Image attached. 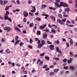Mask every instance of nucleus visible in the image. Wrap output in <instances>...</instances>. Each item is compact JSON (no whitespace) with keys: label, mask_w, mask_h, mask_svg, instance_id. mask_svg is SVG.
<instances>
[{"label":"nucleus","mask_w":77,"mask_h":77,"mask_svg":"<svg viewBox=\"0 0 77 77\" xmlns=\"http://www.w3.org/2000/svg\"><path fill=\"white\" fill-rule=\"evenodd\" d=\"M63 68L64 69H68V67L67 66H64Z\"/></svg>","instance_id":"obj_52"},{"label":"nucleus","mask_w":77,"mask_h":77,"mask_svg":"<svg viewBox=\"0 0 77 77\" xmlns=\"http://www.w3.org/2000/svg\"><path fill=\"white\" fill-rule=\"evenodd\" d=\"M59 69H54L53 70V71L54 72L57 73V72L59 71Z\"/></svg>","instance_id":"obj_12"},{"label":"nucleus","mask_w":77,"mask_h":77,"mask_svg":"<svg viewBox=\"0 0 77 77\" xmlns=\"http://www.w3.org/2000/svg\"><path fill=\"white\" fill-rule=\"evenodd\" d=\"M47 26V24H45V25H43L42 26H40L39 27V28L41 30H43L44 29H45V27Z\"/></svg>","instance_id":"obj_3"},{"label":"nucleus","mask_w":77,"mask_h":77,"mask_svg":"<svg viewBox=\"0 0 77 77\" xmlns=\"http://www.w3.org/2000/svg\"><path fill=\"white\" fill-rule=\"evenodd\" d=\"M6 51L7 53L9 54V53H11V51L9 50V49H8V48H7L6 50Z\"/></svg>","instance_id":"obj_18"},{"label":"nucleus","mask_w":77,"mask_h":77,"mask_svg":"<svg viewBox=\"0 0 77 77\" xmlns=\"http://www.w3.org/2000/svg\"><path fill=\"white\" fill-rule=\"evenodd\" d=\"M70 56H71L72 57L74 55V54H73V53L72 52H70Z\"/></svg>","instance_id":"obj_40"},{"label":"nucleus","mask_w":77,"mask_h":77,"mask_svg":"<svg viewBox=\"0 0 77 77\" xmlns=\"http://www.w3.org/2000/svg\"><path fill=\"white\" fill-rule=\"evenodd\" d=\"M55 2H56L55 3H60V0H56Z\"/></svg>","instance_id":"obj_44"},{"label":"nucleus","mask_w":77,"mask_h":77,"mask_svg":"<svg viewBox=\"0 0 77 77\" xmlns=\"http://www.w3.org/2000/svg\"><path fill=\"white\" fill-rule=\"evenodd\" d=\"M47 37V35L46 34H45L43 35V38H44V39H46Z\"/></svg>","instance_id":"obj_15"},{"label":"nucleus","mask_w":77,"mask_h":77,"mask_svg":"<svg viewBox=\"0 0 77 77\" xmlns=\"http://www.w3.org/2000/svg\"><path fill=\"white\" fill-rule=\"evenodd\" d=\"M33 25H34L33 23H31L29 24V26L30 27H33Z\"/></svg>","instance_id":"obj_19"},{"label":"nucleus","mask_w":77,"mask_h":77,"mask_svg":"<svg viewBox=\"0 0 77 77\" xmlns=\"http://www.w3.org/2000/svg\"><path fill=\"white\" fill-rule=\"evenodd\" d=\"M18 38H19V37H18V36H17L15 38L16 41H17V39H18Z\"/></svg>","instance_id":"obj_56"},{"label":"nucleus","mask_w":77,"mask_h":77,"mask_svg":"<svg viewBox=\"0 0 77 77\" xmlns=\"http://www.w3.org/2000/svg\"><path fill=\"white\" fill-rule=\"evenodd\" d=\"M47 65H45L42 67V68H45L46 67H47Z\"/></svg>","instance_id":"obj_53"},{"label":"nucleus","mask_w":77,"mask_h":77,"mask_svg":"<svg viewBox=\"0 0 77 77\" xmlns=\"http://www.w3.org/2000/svg\"><path fill=\"white\" fill-rule=\"evenodd\" d=\"M38 42H37V44H39L41 43H40V42H41V41H40V40H38Z\"/></svg>","instance_id":"obj_61"},{"label":"nucleus","mask_w":77,"mask_h":77,"mask_svg":"<svg viewBox=\"0 0 77 77\" xmlns=\"http://www.w3.org/2000/svg\"><path fill=\"white\" fill-rule=\"evenodd\" d=\"M15 29L16 30H17L18 32H21V30H20V29L18 27H15Z\"/></svg>","instance_id":"obj_13"},{"label":"nucleus","mask_w":77,"mask_h":77,"mask_svg":"<svg viewBox=\"0 0 77 77\" xmlns=\"http://www.w3.org/2000/svg\"><path fill=\"white\" fill-rule=\"evenodd\" d=\"M12 29L10 27H5L4 28V30H7V32H9L11 31V30Z\"/></svg>","instance_id":"obj_2"},{"label":"nucleus","mask_w":77,"mask_h":77,"mask_svg":"<svg viewBox=\"0 0 77 77\" xmlns=\"http://www.w3.org/2000/svg\"><path fill=\"white\" fill-rule=\"evenodd\" d=\"M23 21L24 22V23H26V22H27V20L26 19V17H24L23 19Z\"/></svg>","instance_id":"obj_31"},{"label":"nucleus","mask_w":77,"mask_h":77,"mask_svg":"<svg viewBox=\"0 0 77 77\" xmlns=\"http://www.w3.org/2000/svg\"><path fill=\"white\" fill-rule=\"evenodd\" d=\"M61 21H62V22H63V23H65V21H66V19H62L61 20Z\"/></svg>","instance_id":"obj_30"},{"label":"nucleus","mask_w":77,"mask_h":77,"mask_svg":"<svg viewBox=\"0 0 77 77\" xmlns=\"http://www.w3.org/2000/svg\"><path fill=\"white\" fill-rule=\"evenodd\" d=\"M37 35H41V31L38 30L37 32Z\"/></svg>","instance_id":"obj_17"},{"label":"nucleus","mask_w":77,"mask_h":77,"mask_svg":"<svg viewBox=\"0 0 77 77\" xmlns=\"http://www.w3.org/2000/svg\"><path fill=\"white\" fill-rule=\"evenodd\" d=\"M60 24H61V25H63V26H64V25H65V24L63 23V22H61L60 23Z\"/></svg>","instance_id":"obj_43"},{"label":"nucleus","mask_w":77,"mask_h":77,"mask_svg":"<svg viewBox=\"0 0 77 77\" xmlns=\"http://www.w3.org/2000/svg\"><path fill=\"white\" fill-rule=\"evenodd\" d=\"M40 61H41V59H39L38 60L37 63V65H38V64H39V62H40Z\"/></svg>","instance_id":"obj_51"},{"label":"nucleus","mask_w":77,"mask_h":77,"mask_svg":"<svg viewBox=\"0 0 77 77\" xmlns=\"http://www.w3.org/2000/svg\"><path fill=\"white\" fill-rule=\"evenodd\" d=\"M51 31L54 33H56V30L53 28L51 29Z\"/></svg>","instance_id":"obj_14"},{"label":"nucleus","mask_w":77,"mask_h":77,"mask_svg":"<svg viewBox=\"0 0 77 77\" xmlns=\"http://www.w3.org/2000/svg\"><path fill=\"white\" fill-rule=\"evenodd\" d=\"M43 61H40V63H39V65L41 66H42V65H43Z\"/></svg>","instance_id":"obj_25"},{"label":"nucleus","mask_w":77,"mask_h":77,"mask_svg":"<svg viewBox=\"0 0 77 77\" xmlns=\"http://www.w3.org/2000/svg\"><path fill=\"white\" fill-rule=\"evenodd\" d=\"M11 2H12V3H16L15 0H11Z\"/></svg>","instance_id":"obj_57"},{"label":"nucleus","mask_w":77,"mask_h":77,"mask_svg":"<svg viewBox=\"0 0 77 77\" xmlns=\"http://www.w3.org/2000/svg\"><path fill=\"white\" fill-rule=\"evenodd\" d=\"M45 54H44V53H42V54H40V56H41V57H42L43 56H44Z\"/></svg>","instance_id":"obj_38"},{"label":"nucleus","mask_w":77,"mask_h":77,"mask_svg":"<svg viewBox=\"0 0 77 77\" xmlns=\"http://www.w3.org/2000/svg\"><path fill=\"white\" fill-rule=\"evenodd\" d=\"M67 61V59H63V62H66Z\"/></svg>","instance_id":"obj_41"},{"label":"nucleus","mask_w":77,"mask_h":77,"mask_svg":"<svg viewBox=\"0 0 77 77\" xmlns=\"http://www.w3.org/2000/svg\"><path fill=\"white\" fill-rule=\"evenodd\" d=\"M47 43L48 44H52V43L50 42V41H47Z\"/></svg>","instance_id":"obj_48"},{"label":"nucleus","mask_w":77,"mask_h":77,"mask_svg":"<svg viewBox=\"0 0 77 77\" xmlns=\"http://www.w3.org/2000/svg\"><path fill=\"white\" fill-rule=\"evenodd\" d=\"M71 62H72V61L71 60H67V63H71Z\"/></svg>","instance_id":"obj_35"},{"label":"nucleus","mask_w":77,"mask_h":77,"mask_svg":"<svg viewBox=\"0 0 77 77\" xmlns=\"http://www.w3.org/2000/svg\"><path fill=\"white\" fill-rule=\"evenodd\" d=\"M50 68H54V66L53 65L51 66H50Z\"/></svg>","instance_id":"obj_63"},{"label":"nucleus","mask_w":77,"mask_h":77,"mask_svg":"<svg viewBox=\"0 0 77 77\" xmlns=\"http://www.w3.org/2000/svg\"><path fill=\"white\" fill-rule=\"evenodd\" d=\"M66 10L67 11H70V9H69V8H66Z\"/></svg>","instance_id":"obj_60"},{"label":"nucleus","mask_w":77,"mask_h":77,"mask_svg":"<svg viewBox=\"0 0 77 77\" xmlns=\"http://www.w3.org/2000/svg\"><path fill=\"white\" fill-rule=\"evenodd\" d=\"M58 16L59 18H62V15L61 14H58Z\"/></svg>","instance_id":"obj_29"},{"label":"nucleus","mask_w":77,"mask_h":77,"mask_svg":"<svg viewBox=\"0 0 77 77\" xmlns=\"http://www.w3.org/2000/svg\"><path fill=\"white\" fill-rule=\"evenodd\" d=\"M23 14L25 17H28V13L26 12V11H24Z\"/></svg>","instance_id":"obj_6"},{"label":"nucleus","mask_w":77,"mask_h":77,"mask_svg":"<svg viewBox=\"0 0 77 77\" xmlns=\"http://www.w3.org/2000/svg\"><path fill=\"white\" fill-rule=\"evenodd\" d=\"M42 8H47V5L45 4L42 5Z\"/></svg>","instance_id":"obj_28"},{"label":"nucleus","mask_w":77,"mask_h":77,"mask_svg":"<svg viewBox=\"0 0 77 77\" xmlns=\"http://www.w3.org/2000/svg\"><path fill=\"white\" fill-rule=\"evenodd\" d=\"M28 54H29V52H25L24 54L25 56L26 57L27 56V55H28Z\"/></svg>","instance_id":"obj_37"},{"label":"nucleus","mask_w":77,"mask_h":77,"mask_svg":"<svg viewBox=\"0 0 77 77\" xmlns=\"http://www.w3.org/2000/svg\"><path fill=\"white\" fill-rule=\"evenodd\" d=\"M43 30L44 31H45L47 32H49V30H48V29H44Z\"/></svg>","instance_id":"obj_39"},{"label":"nucleus","mask_w":77,"mask_h":77,"mask_svg":"<svg viewBox=\"0 0 77 77\" xmlns=\"http://www.w3.org/2000/svg\"><path fill=\"white\" fill-rule=\"evenodd\" d=\"M24 44V43L22 42H21L20 43V46H22V45H23Z\"/></svg>","instance_id":"obj_49"},{"label":"nucleus","mask_w":77,"mask_h":77,"mask_svg":"<svg viewBox=\"0 0 77 77\" xmlns=\"http://www.w3.org/2000/svg\"><path fill=\"white\" fill-rule=\"evenodd\" d=\"M50 68H46L45 69V71H48V70H49Z\"/></svg>","instance_id":"obj_62"},{"label":"nucleus","mask_w":77,"mask_h":77,"mask_svg":"<svg viewBox=\"0 0 77 77\" xmlns=\"http://www.w3.org/2000/svg\"><path fill=\"white\" fill-rule=\"evenodd\" d=\"M8 20L9 21H10V22H12V20L11 19V18H8Z\"/></svg>","instance_id":"obj_55"},{"label":"nucleus","mask_w":77,"mask_h":77,"mask_svg":"<svg viewBox=\"0 0 77 77\" xmlns=\"http://www.w3.org/2000/svg\"><path fill=\"white\" fill-rule=\"evenodd\" d=\"M9 14V12L8 11H6V14L5 13L4 15H8Z\"/></svg>","instance_id":"obj_23"},{"label":"nucleus","mask_w":77,"mask_h":77,"mask_svg":"<svg viewBox=\"0 0 77 77\" xmlns=\"http://www.w3.org/2000/svg\"><path fill=\"white\" fill-rule=\"evenodd\" d=\"M28 47L29 48H30V49H32V48H33V47H32V46H31L30 45H29L28 46Z\"/></svg>","instance_id":"obj_45"},{"label":"nucleus","mask_w":77,"mask_h":77,"mask_svg":"<svg viewBox=\"0 0 77 77\" xmlns=\"http://www.w3.org/2000/svg\"><path fill=\"white\" fill-rule=\"evenodd\" d=\"M36 11V8L35 6L32 7V10H31V12H33V13H35Z\"/></svg>","instance_id":"obj_5"},{"label":"nucleus","mask_w":77,"mask_h":77,"mask_svg":"<svg viewBox=\"0 0 77 77\" xmlns=\"http://www.w3.org/2000/svg\"><path fill=\"white\" fill-rule=\"evenodd\" d=\"M55 43H56V44H57L58 45H59V44H60V42L59 40H57L55 41Z\"/></svg>","instance_id":"obj_26"},{"label":"nucleus","mask_w":77,"mask_h":77,"mask_svg":"<svg viewBox=\"0 0 77 77\" xmlns=\"http://www.w3.org/2000/svg\"><path fill=\"white\" fill-rule=\"evenodd\" d=\"M56 50L57 52H59V48L58 47H56Z\"/></svg>","instance_id":"obj_36"},{"label":"nucleus","mask_w":77,"mask_h":77,"mask_svg":"<svg viewBox=\"0 0 77 77\" xmlns=\"http://www.w3.org/2000/svg\"><path fill=\"white\" fill-rule=\"evenodd\" d=\"M53 59H55V60H60V58H56V57H54L53 58Z\"/></svg>","instance_id":"obj_24"},{"label":"nucleus","mask_w":77,"mask_h":77,"mask_svg":"<svg viewBox=\"0 0 77 77\" xmlns=\"http://www.w3.org/2000/svg\"><path fill=\"white\" fill-rule=\"evenodd\" d=\"M63 17H64L65 18L67 17H68V15H63Z\"/></svg>","instance_id":"obj_58"},{"label":"nucleus","mask_w":77,"mask_h":77,"mask_svg":"<svg viewBox=\"0 0 77 77\" xmlns=\"http://www.w3.org/2000/svg\"><path fill=\"white\" fill-rule=\"evenodd\" d=\"M64 7H69V5L66 3H64Z\"/></svg>","instance_id":"obj_27"},{"label":"nucleus","mask_w":77,"mask_h":77,"mask_svg":"<svg viewBox=\"0 0 77 77\" xmlns=\"http://www.w3.org/2000/svg\"><path fill=\"white\" fill-rule=\"evenodd\" d=\"M8 1L5 0L3 1V3L1 4V5H6V3H8Z\"/></svg>","instance_id":"obj_8"},{"label":"nucleus","mask_w":77,"mask_h":77,"mask_svg":"<svg viewBox=\"0 0 77 77\" xmlns=\"http://www.w3.org/2000/svg\"><path fill=\"white\" fill-rule=\"evenodd\" d=\"M55 5L56 6H57V8H59L61 7V6H64V5L65 3L63 2H60V4H59V3H54Z\"/></svg>","instance_id":"obj_1"},{"label":"nucleus","mask_w":77,"mask_h":77,"mask_svg":"<svg viewBox=\"0 0 77 77\" xmlns=\"http://www.w3.org/2000/svg\"><path fill=\"white\" fill-rule=\"evenodd\" d=\"M43 46V45L41 43H39V44H38V47L39 48H41V47H42Z\"/></svg>","instance_id":"obj_11"},{"label":"nucleus","mask_w":77,"mask_h":77,"mask_svg":"<svg viewBox=\"0 0 77 77\" xmlns=\"http://www.w3.org/2000/svg\"><path fill=\"white\" fill-rule=\"evenodd\" d=\"M1 41L2 42H5V39L4 38H2V40Z\"/></svg>","instance_id":"obj_54"},{"label":"nucleus","mask_w":77,"mask_h":77,"mask_svg":"<svg viewBox=\"0 0 77 77\" xmlns=\"http://www.w3.org/2000/svg\"><path fill=\"white\" fill-rule=\"evenodd\" d=\"M29 42L30 44H32V43L33 42V40H32V39L31 38L30 39Z\"/></svg>","instance_id":"obj_42"},{"label":"nucleus","mask_w":77,"mask_h":77,"mask_svg":"<svg viewBox=\"0 0 77 77\" xmlns=\"http://www.w3.org/2000/svg\"><path fill=\"white\" fill-rule=\"evenodd\" d=\"M9 6H6L5 8V10L8 11V10H9Z\"/></svg>","instance_id":"obj_34"},{"label":"nucleus","mask_w":77,"mask_h":77,"mask_svg":"<svg viewBox=\"0 0 77 77\" xmlns=\"http://www.w3.org/2000/svg\"><path fill=\"white\" fill-rule=\"evenodd\" d=\"M55 73L54 72H51L49 73V75L50 76H52L53 75H54Z\"/></svg>","instance_id":"obj_16"},{"label":"nucleus","mask_w":77,"mask_h":77,"mask_svg":"<svg viewBox=\"0 0 77 77\" xmlns=\"http://www.w3.org/2000/svg\"><path fill=\"white\" fill-rule=\"evenodd\" d=\"M69 68L70 70H72V71H73V70H74L75 69L74 67L73 66H70Z\"/></svg>","instance_id":"obj_9"},{"label":"nucleus","mask_w":77,"mask_h":77,"mask_svg":"<svg viewBox=\"0 0 77 77\" xmlns=\"http://www.w3.org/2000/svg\"><path fill=\"white\" fill-rule=\"evenodd\" d=\"M3 2V1L2 0H0V4H2Z\"/></svg>","instance_id":"obj_64"},{"label":"nucleus","mask_w":77,"mask_h":77,"mask_svg":"<svg viewBox=\"0 0 77 77\" xmlns=\"http://www.w3.org/2000/svg\"><path fill=\"white\" fill-rule=\"evenodd\" d=\"M4 20H8L9 17H8V15H4Z\"/></svg>","instance_id":"obj_10"},{"label":"nucleus","mask_w":77,"mask_h":77,"mask_svg":"<svg viewBox=\"0 0 77 77\" xmlns=\"http://www.w3.org/2000/svg\"><path fill=\"white\" fill-rule=\"evenodd\" d=\"M29 15H31V16H32V17H33V13L29 12Z\"/></svg>","instance_id":"obj_46"},{"label":"nucleus","mask_w":77,"mask_h":77,"mask_svg":"<svg viewBox=\"0 0 77 77\" xmlns=\"http://www.w3.org/2000/svg\"><path fill=\"white\" fill-rule=\"evenodd\" d=\"M19 42H20V40H17L16 42L14 44L15 45H17V44H18Z\"/></svg>","instance_id":"obj_32"},{"label":"nucleus","mask_w":77,"mask_h":77,"mask_svg":"<svg viewBox=\"0 0 77 77\" xmlns=\"http://www.w3.org/2000/svg\"><path fill=\"white\" fill-rule=\"evenodd\" d=\"M57 22L58 23H60L62 22V20L60 19H58L57 20Z\"/></svg>","instance_id":"obj_33"},{"label":"nucleus","mask_w":77,"mask_h":77,"mask_svg":"<svg viewBox=\"0 0 77 77\" xmlns=\"http://www.w3.org/2000/svg\"><path fill=\"white\" fill-rule=\"evenodd\" d=\"M49 48H50V50H54V45H51L50 46H49Z\"/></svg>","instance_id":"obj_7"},{"label":"nucleus","mask_w":77,"mask_h":77,"mask_svg":"<svg viewBox=\"0 0 77 77\" xmlns=\"http://www.w3.org/2000/svg\"><path fill=\"white\" fill-rule=\"evenodd\" d=\"M66 23H68V24H70V23H71V21L69 20H67L66 22Z\"/></svg>","instance_id":"obj_59"},{"label":"nucleus","mask_w":77,"mask_h":77,"mask_svg":"<svg viewBox=\"0 0 77 77\" xmlns=\"http://www.w3.org/2000/svg\"><path fill=\"white\" fill-rule=\"evenodd\" d=\"M41 42L42 44L43 45L45 44V41L44 40H42L41 41Z\"/></svg>","instance_id":"obj_20"},{"label":"nucleus","mask_w":77,"mask_h":77,"mask_svg":"<svg viewBox=\"0 0 77 77\" xmlns=\"http://www.w3.org/2000/svg\"><path fill=\"white\" fill-rule=\"evenodd\" d=\"M36 20L37 21H39L41 20V19H40L39 17H36Z\"/></svg>","instance_id":"obj_47"},{"label":"nucleus","mask_w":77,"mask_h":77,"mask_svg":"<svg viewBox=\"0 0 77 77\" xmlns=\"http://www.w3.org/2000/svg\"><path fill=\"white\" fill-rule=\"evenodd\" d=\"M70 44V45H73V41L72 40H70L69 41Z\"/></svg>","instance_id":"obj_22"},{"label":"nucleus","mask_w":77,"mask_h":77,"mask_svg":"<svg viewBox=\"0 0 77 77\" xmlns=\"http://www.w3.org/2000/svg\"><path fill=\"white\" fill-rule=\"evenodd\" d=\"M50 17L51 18V19H52L53 21H55L56 20V17L54 16L51 15L50 16Z\"/></svg>","instance_id":"obj_4"},{"label":"nucleus","mask_w":77,"mask_h":77,"mask_svg":"<svg viewBox=\"0 0 77 77\" xmlns=\"http://www.w3.org/2000/svg\"><path fill=\"white\" fill-rule=\"evenodd\" d=\"M72 24H75V21L73 20H71Z\"/></svg>","instance_id":"obj_50"},{"label":"nucleus","mask_w":77,"mask_h":77,"mask_svg":"<svg viewBox=\"0 0 77 77\" xmlns=\"http://www.w3.org/2000/svg\"><path fill=\"white\" fill-rule=\"evenodd\" d=\"M45 58L46 60H50V57L48 56H46L45 57Z\"/></svg>","instance_id":"obj_21"}]
</instances>
